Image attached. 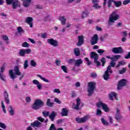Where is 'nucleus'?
Here are the masks:
<instances>
[{"label": "nucleus", "instance_id": "393cba45", "mask_svg": "<svg viewBox=\"0 0 130 130\" xmlns=\"http://www.w3.org/2000/svg\"><path fill=\"white\" fill-rule=\"evenodd\" d=\"M57 115L56 113L54 111H52L50 115H49V118L51 119V121H53L54 120V118Z\"/></svg>", "mask_w": 130, "mask_h": 130}, {"label": "nucleus", "instance_id": "ddd939ff", "mask_svg": "<svg viewBox=\"0 0 130 130\" xmlns=\"http://www.w3.org/2000/svg\"><path fill=\"white\" fill-rule=\"evenodd\" d=\"M122 119V115L120 114V109L117 108L116 110V113L115 115V119H116L117 121Z\"/></svg>", "mask_w": 130, "mask_h": 130}, {"label": "nucleus", "instance_id": "13d9d810", "mask_svg": "<svg viewBox=\"0 0 130 130\" xmlns=\"http://www.w3.org/2000/svg\"><path fill=\"white\" fill-rule=\"evenodd\" d=\"M50 130H56L54 124H52L50 127Z\"/></svg>", "mask_w": 130, "mask_h": 130}, {"label": "nucleus", "instance_id": "7c9ffc66", "mask_svg": "<svg viewBox=\"0 0 130 130\" xmlns=\"http://www.w3.org/2000/svg\"><path fill=\"white\" fill-rule=\"evenodd\" d=\"M54 104L51 103V100L50 99H48L47 100L46 105L49 107H52L53 106Z\"/></svg>", "mask_w": 130, "mask_h": 130}, {"label": "nucleus", "instance_id": "9b49d317", "mask_svg": "<svg viewBox=\"0 0 130 130\" xmlns=\"http://www.w3.org/2000/svg\"><path fill=\"white\" fill-rule=\"evenodd\" d=\"M83 106L84 105L82 104V102H81V99H77L76 100V105L74 106V109L75 110H80Z\"/></svg>", "mask_w": 130, "mask_h": 130}, {"label": "nucleus", "instance_id": "a18cd8bd", "mask_svg": "<svg viewBox=\"0 0 130 130\" xmlns=\"http://www.w3.org/2000/svg\"><path fill=\"white\" fill-rule=\"evenodd\" d=\"M23 66H24V70H26V69H27V68H28V67H29V64H28V60H25L24 61V63L23 64Z\"/></svg>", "mask_w": 130, "mask_h": 130}, {"label": "nucleus", "instance_id": "423d86ee", "mask_svg": "<svg viewBox=\"0 0 130 130\" xmlns=\"http://www.w3.org/2000/svg\"><path fill=\"white\" fill-rule=\"evenodd\" d=\"M127 81L124 79L120 80L117 85V90H121L125 85H126Z\"/></svg>", "mask_w": 130, "mask_h": 130}, {"label": "nucleus", "instance_id": "052dcab7", "mask_svg": "<svg viewBox=\"0 0 130 130\" xmlns=\"http://www.w3.org/2000/svg\"><path fill=\"white\" fill-rule=\"evenodd\" d=\"M32 83L33 84H34L35 85H38L40 83V82H39V81H38V80L35 79L32 81Z\"/></svg>", "mask_w": 130, "mask_h": 130}, {"label": "nucleus", "instance_id": "dca6fc26", "mask_svg": "<svg viewBox=\"0 0 130 130\" xmlns=\"http://www.w3.org/2000/svg\"><path fill=\"white\" fill-rule=\"evenodd\" d=\"M98 43V35L95 34L90 40V44L91 45H95Z\"/></svg>", "mask_w": 130, "mask_h": 130}, {"label": "nucleus", "instance_id": "de8ad7c7", "mask_svg": "<svg viewBox=\"0 0 130 130\" xmlns=\"http://www.w3.org/2000/svg\"><path fill=\"white\" fill-rule=\"evenodd\" d=\"M97 52L98 53H99L100 55H102V54L105 52V51L102 49H99L97 50Z\"/></svg>", "mask_w": 130, "mask_h": 130}, {"label": "nucleus", "instance_id": "680f3d73", "mask_svg": "<svg viewBox=\"0 0 130 130\" xmlns=\"http://www.w3.org/2000/svg\"><path fill=\"white\" fill-rule=\"evenodd\" d=\"M37 120H39V121H41V122H43V121L45 120V119L42 118V117H39L37 118Z\"/></svg>", "mask_w": 130, "mask_h": 130}, {"label": "nucleus", "instance_id": "c85d7f7f", "mask_svg": "<svg viewBox=\"0 0 130 130\" xmlns=\"http://www.w3.org/2000/svg\"><path fill=\"white\" fill-rule=\"evenodd\" d=\"M59 20L61 22L62 25H66V22L67 21V19H66V17H64V16H60L59 17Z\"/></svg>", "mask_w": 130, "mask_h": 130}, {"label": "nucleus", "instance_id": "4468645a", "mask_svg": "<svg viewBox=\"0 0 130 130\" xmlns=\"http://www.w3.org/2000/svg\"><path fill=\"white\" fill-rule=\"evenodd\" d=\"M13 10H17L18 8H21V4L19 3V0H14L12 4Z\"/></svg>", "mask_w": 130, "mask_h": 130}, {"label": "nucleus", "instance_id": "6ab92c4d", "mask_svg": "<svg viewBox=\"0 0 130 130\" xmlns=\"http://www.w3.org/2000/svg\"><path fill=\"white\" fill-rule=\"evenodd\" d=\"M25 23L28 24L30 27L32 28L33 27V18L30 17H26L25 19Z\"/></svg>", "mask_w": 130, "mask_h": 130}, {"label": "nucleus", "instance_id": "9d476101", "mask_svg": "<svg viewBox=\"0 0 130 130\" xmlns=\"http://www.w3.org/2000/svg\"><path fill=\"white\" fill-rule=\"evenodd\" d=\"M47 42L50 45H52L54 47H57L58 46V41L55 40L53 39H48L47 40Z\"/></svg>", "mask_w": 130, "mask_h": 130}, {"label": "nucleus", "instance_id": "e2e57ef3", "mask_svg": "<svg viewBox=\"0 0 130 130\" xmlns=\"http://www.w3.org/2000/svg\"><path fill=\"white\" fill-rule=\"evenodd\" d=\"M53 92L54 93H57V94H60V90H59V89L58 88H55L54 89Z\"/></svg>", "mask_w": 130, "mask_h": 130}, {"label": "nucleus", "instance_id": "79ce46f5", "mask_svg": "<svg viewBox=\"0 0 130 130\" xmlns=\"http://www.w3.org/2000/svg\"><path fill=\"white\" fill-rule=\"evenodd\" d=\"M101 121L102 123L104 124V125H108V124H109V123H108V122L104 119V118H101Z\"/></svg>", "mask_w": 130, "mask_h": 130}, {"label": "nucleus", "instance_id": "7ed1b4c3", "mask_svg": "<svg viewBox=\"0 0 130 130\" xmlns=\"http://www.w3.org/2000/svg\"><path fill=\"white\" fill-rule=\"evenodd\" d=\"M119 19V15L116 11L113 12L109 17L108 25H111V23H115L114 21H117Z\"/></svg>", "mask_w": 130, "mask_h": 130}, {"label": "nucleus", "instance_id": "3c124183", "mask_svg": "<svg viewBox=\"0 0 130 130\" xmlns=\"http://www.w3.org/2000/svg\"><path fill=\"white\" fill-rule=\"evenodd\" d=\"M22 47H26L28 48L29 46V45L28 43L24 42V43H23L22 45Z\"/></svg>", "mask_w": 130, "mask_h": 130}, {"label": "nucleus", "instance_id": "8fccbe9b", "mask_svg": "<svg viewBox=\"0 0 130 130\" xmlns=\"http://www.w3.org/2000/svg\"><path fill=\"white\" fill-rule=\"evenodd\" d=\"M43 116L44 117H47V116H49V112H42Z\"/></svg>", "mask_w": 130, "mask_h": 130}, {"label": "nucleus", "instance_id": "c9c22d12", "mask_svg": "<svg viewBox=\"0 0 130 130\" xmlns=\"http://www.w3.org/2000/svg\"><path fill=\"white\" fill-rule=\"evenodd\" d=\"M113 3L114 4L115 7H118L121 6V1H115L114 0Z\"/></svg>", "mask_w": 130, "mask_h": 130}, {"label": "nucleus", "instance_id": "2eb2a0df", "mask_svg": "<svg viewBox=\"0 0 130 130\" xmlns=\"http://www.w3.org/2000/svg\"><path fill=\"white\" fill-rule=\"evenodd\" d=\"M112 52L116 54L123 53V49H122V48L121 47H114L112 49Z\"/></svg>", "mask_w": 130, "mask_h": 130}, {"label": "nucleus", "instance_id": "b1692460", "mask_svg": "<svg viewBox=\"0 0 130 130\" xmlns=\"http://www.w3.org/2000/svg\"><path fill=\"white\" fill-rule=\"evenodd\" d=\"M8 111L11 116L15 115V110L13 109V107L11 105L8 106Z\"/></svg>", "mask_w": 130, "mask_h": 130}, {"label": "nucleus", "instance_id": "5701e85b", "mask_svg": "<svg viewBox=\"0 0 130 130\" xmlns=\"http://www.w3.org/2000/svg\"><path fill=\"white\" fill-rule=\"evenodd\" d=\"M117 94L116 92L113 91L111 92L109 95V98L110 100H114L116 99Z\"/></svg>", "mask_w": 130, "mask_h": 130}, {"label": "nucleus", "instance_id": "ea45409f", "mask_svg": "<svg viewBox=\"0 0 130 130\" xmlns=\"http://www.w3.org/2000/svg\"><path fill=\"white\" fill-rule=\"evenodd\" d=\"M125 72H126V68H123L122 69V70H119V75H122V74H124V73H125Z\"/></svg>", "mask_w": 130, "mask_h": 130}, {"label": "nucleus", "instance_id": "a19ab883", "mask_svg": "<svg viewBox=\"0 0 130 130\" xmlns=\"http://www.w3.org/2000/svg\"><path fill=\"white\" fill-rule=\"evenodd\" d=\"M101 61L102 62V67H104V66H105V63H106V59H105L104 57H102L101 59Z\"/></svg>", "mask_w": 130, "mask_h": 130}, {"label": "nucleus", "instance_id": "72a5a7b5", "mask_svg": "<svg viewBox=\"0 0 130 130\" xmlns=\"http://www.w3.org/2000/svg\"><path fill=\"white\" fill-rule=\"evenodd\" d=\"M88 15H89V13L87 11H84L82 13L81 17L82 19H85V18H87L88 17Z\"/></svg>", "mask_w": 130, "mask_h": 130}, {"label": "nucleus", "instance_id": "603ef678", "mask_svg": "<svg viewBox=\"0 0 130 130\" xmlns=\"http://www.w3.org/2000/svg\"><path fill=\"white\" fill-rule=\"evenodd\" d=\"M114 0H109L107 4H108V8H111L112 7V5H111V3H113Z\"/></svg>", "mask_w": 130, "mask_h": 130}, {"label": "nucleus", "instance_id": "bf43d9fd", "mask_svg": "<svg viewBox=\"0 0 130 130\" xmlns=\"http://www.w3.org/2000/svg\"><path fill=\"white\" fill-rule=\"evenodd\" d=\"M61 63V61L60 60H56L55 61L56 65L57 66V67H60Z\"/></svg>", "mask_w": 130, "mask_h": 130}, {"label": "nucleus", "instance_id": "4c0bfd02", "mask_svg": "<svg viewBox=\"0 0 130 130\" xmlns=\"http://www.w3.org/2000/svg\"><path fill=\"white\" fill-rule=\"evenodd\" d=\"M1 105L3 112H4V113H7V111H6V106H5V104L4 103V101L1 102Z\"/></svg>", "mask_w": 130, "mask_h": 130}, {"label": "nucleus", "instance_id": "cd10ccee", "mask_svg": "<svg viewBox=\"0 0 130 130\" xmlns=\"http://www.w3.org/2000/svg\"><path fill=\"white\" fill-rule=\"evenodd\" d=\"M68 112H69V111H68L67 108H64L62 109V112L61 113V114L62 116H68Z\"/></svg>", "mask_w": 130, "mask_h": 130}, {"label": "nucleus", "instance_id": "f257e3e1", "mask_svg": "<svg viewBox=\"0 0 130 130\" xmlns=\"http://www.w3.org/2000/svg\"><path fill=\"white\" fill-rule=\"evenodd\" d=\"M21 75H22V73L20 72V68L17 66L14 67L13 70H11L9 72V76L12 81H15L17 76H21Z\"/></svg>", "mask_w": 130, "mask_h": 130}, {"label": "nucleus", "instance_id": "20e7f679", "mask_svg": "<svg viewBox=\"0 0 130 130\" xmlns=\"http://www.w3.org/2000/svg\"><path fill=\"white\" fill-rule=\"evenodd\" d=\"M91 58H93L94 62L96 63L97 67H100L101 66V63L98 61V58H99V55L96 53L95 52H91L90 53Z\"/></svg>", "mask_w": 130, "mask_h": 130}, {"label": "nucleus", "instance_id": "a878e982", "mask_svg": "<svg viewBox=\"0 0 130 130\" xmlns=\"http://www.w3.org/2000/svg\"><path fill=\"white\" fill-rule=\"evenodd\" d=\"M2 38L3 40L5 41L6 44H10V39H9V37H8V36H7L6 35H2Z\"/></svg>", "mask_w": 130, "mask_h": 130}, {"label": "nucleus", "instance_id": "58836bf2", "mask_svg": "<svg viewBox=\"0 0 130 130\" xmlns=\"http://www.w3.org/2000/svg\"><path fill=\"white\" fill-rule=\"evenodd\" d=\"M61 69L62 70V71L64 72V73H66V74H68V67H67L66 66H61Z\"/></svg>", "mask_w": 130, "mask_h": 130}, {"label": "nucleus", "instance_id": "a211bd4d", "mask_svg": "<svg viewBox=\"0 0 130 130\" xmlns=\"http://www.w3.org/2000/svg\"><path fill=\"white\" fill-rule=\"evenodd\" d=\"M109 73L112 74V71L108 70V69H107V70L105 72V73L103 75V78L105 81H108V79H109Z\"/></svg>", "mask_w": 130, "mask_h": 130}, {"label": "nucleus", "instance_id": "4d7b16f0", "mask_svg": "<svg viewBox=\"0 0 130 130\" xmlns=\"http://www.w3.org/2000/svg\"><path fill=\"white\" fill-rule=\"evenodd\" d=\"M84 60H85V61H86L87 62V64L88 66H90L91 63V61L89 60V58H88V57H85L84 58Z\"/></svg>", "mask_w": 130, "mask_h": 130}, {"label": "nucleus", "instance_id": "1a4fd4ad", "mask_svg": "<svg viewBox=\"0 0 130 130\" xmlns=\"http://www.w3.org/2000/svg\"><path fill=\"white\" fill-rule=\"evenodd\" d=\"M31 53V49H20L18 53V54L20 56H25L26 54H30Z\"/></svg>", "mask_w": 130, "mask_h": 130}, {"label": "nucleus", "instance_id": "37998d69", "mask_svg": "<svg viewBox=\"0 0 130 130\" xmlns=\"http://www.w3.org/2000/svg\"><path fill=\"white\" fill-rule=\"evenodd\" d=\"M93 7L95 9V10H98V9H100V8H101L98 3L93 4Z\"/></svg>", "mask_w": 130, "mask_h": 130}, {"label": "nucleus", "instance_id": "774afa93", "mask_svg": "<svg viewBox=\"0 0 130 130\" xmlns=\"http://www.w3.org/2000/svg\"><path fill=\"white\" fill-rule=\"evenodd\" d=\"M42 37L44 39L47 38V34H46V32L42 34Z\"/></svg>", "mask_w": 130, "mask_h": 130}, {"label": "nucleus", "instance_id": "09e8293b", "mask_svg": "<svg viewBox=\"0 0 130 130\" xmlns=\"http://www.w3.org/2000/svg\"><path fill=\"white\" fill-rule=\"evenodd\" d=\"M90 77L92 79H95L97 78V74L96 73H92L90 74Z\"/></svg>", "mask_w": 130, "mask_h": 130}, {"label": "nucleus", "instance_id": "0eeeda50", "mask_svg": "<svg viewBox=\"0 0 130 130\" xmlns=\"http://www.w3.org/2000/svg\"><path fill=\"white\" fill-rule=\"evenodd\" d=\"M96 106L98 108H100V107H102L103 109L105 111V112H109V108L107 107V105L101 102H100L98 104H96Z\"/></svg>", "mask_w": 130, "mask_h": 130}, {"label": "nucleus", "instance_id": "5fc2aeb1", "mask_svg": "<svg viewBox=\"0 0 130 130\" xmlns=\"http://www.w3.org/2000/svg\"><path fill=\"white\" fill-rule=\"evenodd\" d=\"M14 1L15 0H6V3L7 5L10 6V5H12L13 3H14Z\"/></svg>", "mask_w": 130, "mask_h": 130}, {"label": "nucleus", "instance_id": "2f4dec72", "mask_svg": "<svg viewBox=\"0 0 130 130\" xmlns=\"http://www.w3.org/2000/svg\"><path fill=\"white\" fill-rule=\"evenodd\" d=\"M126 62H125V61L124 60H121L119 62H118V64H117L116 66V68L117 69H118V68H119V67H120V66H124V64H126Z\"/></svg>", "mask_w": 130, "mask_h": 130}, {"label": "nucleus", "instance_id": "c03bdc74", "mask_svg": "<svg viewBox=\"0 0 130 130\" xmlns=\"http://www.w3.org/2000/svg\"><path fill=\"white\" fill-rule=\"evenodd\" d=\"M30 66L31 67H34V68H35V67H36L37 64H36V62H35V60H30Z\"/></svg>", "mask_w": 130, "mask_h": 130}, {"label": "nucleus", "instance_id": "f3484780", "mask_svg": "<svg viewBox=\"0 0 130 130\" xmlns=\"http://www.w3.org/2000/svg\"><path fill=\"white\" fill-rule=\"evenodd\" d=\"M31 126L32 127H41L42 126V123L39 122L38 120L35 121L34 122L30 124Z\"/></svg>", "mask_w": 130, "mask_h": 130}, {"label": "nucleus", "instance_id": "473e14b6", "mask_svg": "<svg viewBox=\"0 0 130 130\" xmlns=\"http://www.w3.org/2000/svg\"><path fill=\"white\" fill-rule=\"evenodd\" d=\"M74 54L76 55V56H80V55H81V53H80V49L75 48Z\"/></svg>", "mask_w": 130, "mask_h": 130}, {"label": "nucleus", "instance_id": "c756f323", "mask_svg": "<svg viewBox=\"0 0 130 130\" xmlns=\"http://www.w3.org/2000/svg\"><path fill=\"white\" fill-rule=\"evenodd\" d=\"M116 63L115 62L111 61L110 63V65L107 67V70L109 71H112L111 68H114Z\"/></svg>", "mask_w": 130, "mask_h": 130}, {"label": "nucleus", "instance_id": "bb28decb", "mask_svg": "<svg viewBox=\"0 0 130 130\" xmlns=\"http://www.w3.org/2000/svg\"><path fill=\"white\" fill-rule=\"evenodd\" d=\"M121 57V55H116L113 56V57L111 58V61H113V62H115V61H117V60L119 59V58H120Z\"/></svg>", "mask_w": 130, "mask_h": 130}, {"label": "nucleus", "instance_id": "6e6d98bb", "mask_svg": "<svg viewBox=\"0 0 130 130\" xmlns=\"http://www.w3.org/2000/svg\"><path fill=\"white\" fill-rule=\"evenodd\" d=\"M36 9H38L39 10H42L43 9V7L40 5H37L35 6Z\"/></svg>", "mask_w": 130, "mask_h": 130}, {"label": "nucleus", "instance_id": "f03ea898", "mask_svg": "<svg viewBox=\"0 0 130 130\" xmlns=\"http://www.w3.org/2000/svg\"><path fill=\"white\" fill-rule=\"evenodd\" d=\"M43 106H44V102L40 99H37L35 101V102L31 106V108L34 110H38V109H40Z\"/></svg>", "mask_w": 130, "mask_h": 130}, {"label": "nucleus", "instance_id": "338daca9", "mask_svg": "<svg viewBox=\"0 0 130 130\" xmlns=\"http://www.w3.org/2000/svg\"><path fill=\"white\" fill-rule=\"evenodd\" d=\"M130 3V0H124L123 2V5H127V4H129Z\"/></svg>", "mask_w": 130, "mask_h": 130}, {"label": "nucleus", "instance_id": "69168bd1", "mask_svg": "<svg viewBox=\"0 0 130 130\" xmlns=\"http://www.w3.org/2000/svg\"><path fill=\"white\" fill-rule=\"evenodd\" d=\"M124 58H125V59H128L130 58V52H128V54H127L125 56H124Z\"/></svg>", "mask_w": 130, "mask_h": 130}, {"label": "nucleus", "instance_id": "0e129e2a", "mask_svg": "<svg viewBox=\"0 0 130 130\" xmlns=\"http://www.w3.org/2000/svg\"><path fill=\"white\" fill-rule=\"evenodd\" d=\"M25 101H26L27 103L31 102V98L30 96H27L25 99Z\"/></svg>", "mask_w": 130, "mask_h": 130}, {"label": "nucleus", "instance_id": "39448f33", "mask_svg": "<svg viewBox=\"0 0 130 130\" xmlns=\"http://www.w3.org/2000/svg\"><path fill=\"white\" fill-rule=\"evenodd\" d=\"M95 90V83L93 82H90L88 83V89L87 92H88V96H91L93 95L94 93V90Z\"/></svg>", "mask_w": 130, "mask_h": 130}, {"label": "nucleus", "instance_id": "6e6552de", "mask_svg": "<svg viewBox=\"0 0 130 130\" xmlns=\"http://www.w3.org/2000/svg\"><path fill=\"white\" fill-rule=\"evenodd\" d=\"M90 115H87L82 118H76V120L78 123H84L87 122V120L89 119Z\"/></svg>", "mask_w": 130, "mask_h": 130}, {"label": "nucleus", "instance_id": "f704fd0d", "mask_svg": "<svg viewBox=\"0 0 130 130\" xmlns=\"http://www.w3.org/2000/svg\"><path fill=\"white\" fill-rule=\"evenodd\" d=\"M37 77H38V78H40V79L44 81V82H46V83H49V80L43 78L42 76H41L40 74H38L37 75Z\"/></svg>", "mask_w": 130, "mask_h": 130}, {"label": "nucleus", "instance_id": "4be33fe9", "mask_svg": "<svg viewBox=\"0 0 130 130\" xmlns=\"http://www.w3.org/2000/svg\"><path fill=\"white\" fill-rule=\"evenodd\" d=\"M83 63V60L82 59H78L74 61V66L75 67H80Z\"/></svg>", "mask_w": 130, "mask_h": 130}, {"label": "nucleus", "instance_id": "412c9836", "mask_svg": "<svg viewBox=\"0 0 130 130\" xmlns=\"http://www.w3.org/2000/svg\"><path fill=\"white\" fill-rule=\"evenodd\" d=\"M4 99L6 103V104H10V99H9V93H8V91H5L4 92Z\"/></svg>", "mask_w": 130, "mask_h": 130}, {"label": "nucleus", "instance_id": "864d4df0", "mask_svg": "<svg viewBox=\"0 0 130 130\" xmlns=\"http://www.w3.org/2000/svg\"><path fill=\"white\" fill-rule=\"evenodd\" d=\"M0 127H2V128H3L4 129H6V128H7L6 124L2 122H0Z\"/></svg>", "mask_w": 130, "mask_h": 130}, {"label": "nucleus", "instance_id": "e433bc0d", "mask_svg": "<svg viewBox=\"0 0 130 130\" xmlns=\"http://www.w3.org/2000/svg\"><path fill=\"white\" fill-rule=\"evenodd\" d=\"M102 111H101V110H100V109H97L95 113L96 115H97L98 116H102Z\"/></svg>", "mask_w": 130, "mask_h": 130}, {"label": "nucleus", "instance_id": "aec40b11", "mask_svg": "<svg viewBox=\"0 0 130 130\" xmlns=\"http://www.w3.org/2000/svg\"><path fill=\"white\" fill-rule=\"evenodd\" d=\"M78 42L77 44V46H81L82 44H84V37L83 36H80L78 37Z\"/></svg>", "mask_w": 130, "mask_h": 130}, {"label": "nucleus", "instance_id": "49530a36", "mask_svg": "<svg viewBox=\"0 0 130 130\" xmlns=\"http://www.w3.org/2000/svg\"><path fill=\"white\" fill-rule=\"evenodd\" d=\"M17 31L18 33H24V29L21 26L17 27Z\"/></svg>", "mask_w": 130, "mask_h": 130}, {"label": "nucleus", "instance_id": "f8f14e48", "mask_svg": "<svg viewBox=\"0 0 130 130\" xmlns=\"http://www.w3.org/2000/svg\"><path fill=\"white\" fill-rule=\"evenodd\" d=\"M4 72H5V67L3 66L0 70V80L6 83V82H7V79H6V75H4Z\"/></svg>", "mask_w": 130, "mask_h": 130}]
</instances>
